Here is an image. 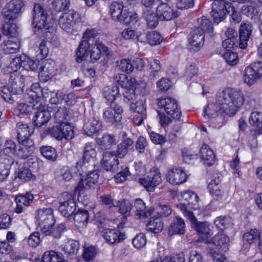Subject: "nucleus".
I'll return each mask as SVG.
<instances>
[{
	"instance_id": "f257e3e1",
	"label": "nucleus",
	"mask_w": 262,
	"mask_h": 262,
	"mask_svg": "<svg viewBox=\"0 0 262 262\" xmlns=\"http://www.w3.org/2000/svg\"><path fill=\"white\" fill-rule=\"evenodd\" d=\"M245 100L239 91L228 88L219 92L215 103L208 104L204 110V121L213 127H220L223 124V118L220 115L223 113L229 116L234 115Z\"/></svg>"
},
{
	"instance_id": "f03ea898",
	"label": "nucleus",
	"mask_w": 262,
	"mask_h": 262,
	"mask_svg": "<svg viewBox=\"0 0 262 262\" xmlns=\"http://www.w3.org/2000/svg\"><path fill=\"white\" fill-rule=\"evenodd\" d=\"M24 86V76L20 73H12L10 75L8 85L3 88L1 95L6 101L12 103L17 95L23 93Z\"/></svg>"
},
{
	"instance_id": "7ed1b4c3",
	"label": "nucleus",
	"mask_w": 262,
	"mask_h": 262,
	"mask_svg": "<svg viewBox=\"0 0 262 262\" xmlns=\"http://www.w3.org/2000/svg\"><path fill=\"white\" fill-rule=\"evenodd\" d=\"M98 32L94 29H87L83 34L82 39L77 49H108L100 40H94Z\"/></svg>"
},
{
	"instance_id": "20e7f679",
	"label": "nucleus",
	"mask_w": 262,
	"mask_h": 262,
	"mask_svg": "<svg viewBox=\"0 0 262 262\" xmlns=\"http://www.w3.org/2000/svg\"><path fill=\"white\" fill-rule=\"evenodd\" d=\"M233 10L231 3L224 0H214L212 4L211 16L214 23L219 24L225 19L227 13Z\"/></svg>"
},
{
	"instance_id": "39448f33",
	"label": "nucleus",
	"mask_w": 262,
	"mask_h": 262,
	"mask_svg": "<svg viewBox=\"0 0 262 262\" xmlns=\"http://www.w3.org/2000/svg\"><path fill=\"white\" fill-rule=\"evenodd\" d=\"M47 13L39 4H35L33 10L32 25L37 30H47L50 28L47 23Z\"/></svg>"
},
{
	"instance_id": "423d86ee",
	"label": "nucleus",
	"mask_w": 262,
	"mask_h": 262,
	"mask_svg": "<svg viewBox=\"0 0 262 262\" xmlns=\"http://www.w3.org/2000/svg\"><path fill=\"white\" fill-rule=\"evenodd\" d=\"M58 208L60 213L64 217H72L76 210V204L72 194L64 192L60 200Z\"/></svg>"
},
{
	"instance_id": "0eeeda50",
	"label": "nucleus",
	"mask_w": 262,
	"mask_h": 262,
	"mask_svg": "<svg viewBox=\"0 0 262 262\" xmlns=\"http://www.w3.org/2000/svg\"><path fill=\"white\" fill-rule=\"evenodd\" d=\"M158 105L163 109L167 115L175 119H179L181 115V112L178 108L176 99L170 98H162L158 100Z\"/></svg>"
},
{
	"instance_id": "6e6552de",
	"label": "nucleus",
	"mask_w": 262,
	"mask_h": 262,
	"mask_svg": "<svg viewBox=\"0 0 262 262\" xmlns=\"http://www.w3.org/2000/svg\"><path fill=\"white\" fill-rule=\"evenodd\" d=\"M139 182L148 191H153L155 187L162 182L161 174L159 169L152 168L144 178Z\"/></svg>"
},
{
	"instance_id": "1a4fd4ad",
	"label": "nucleus",
	"mask_w": 262,
	"mask_h": 262,
	"mask_svg": "<svg viewBox=\"0 0 262 262\" xmlns=\"http://www.w3.org/2000/svg\"><path fill=\"white\" fill-rule=\"evenodd\" d=\"M36 223L40 227L41 231L51 227L54 223L53 210L51 208H43L38 210L35 216Z\"/></svg>"
},
{
	"instance_id": "9d476101",
	"label": "nucleus",
	"mask_w": 262,
	"mask_h": 262,
	"mask_svg": "<svg viewBox=\"0 0 262 262\" xmlns=\"http://www.w3.org/2000/svg\"><path fill=\"white\" fill-rule=\"evenodd\" d=\"M79 18V14L73 10L63 13L59 17L58 24L63 30L70 32Z\"/></svg>"
},
{
	"instance_id": "9b49d317",
	"label": "nucleus",
	"mask_w": 262,
	"mask_h": 262,
	"mask_svg": "<svg viewBox=\"0 0 262 262\" xmlns=\"http://www.w3.org/2000/svg\"><path fill=\"white\" fill-rule=\"evenodd\" d=\"M262 76V63L260 61L252 63L245 70L244 81L249 85L253 84Z\"/></svg>"
},
{
	"instance_id": "f8f14e48",
	"label": "nucleus",
	"mask_w": 262,
	"mask_h": 262,
	"mask_svg": "<svg viewBox=\"0 0 262 262\" xmlns=\"http://www.w3.org/2000/svg\"><path fill=\"white\" fill-rule=\"evenodd\" d=\"M123 108L115 103H111L103 112V117L106 122L114 124L121 121Z\"/></svg>"
},
{
	"instance_id": "ddd939ff",
	"label": "nucleus",
	"mask_w": 262,
	"mask_h": 262,
	"mask_svg": "<svg viewBox=\"0 0 262 262\" xmlns=\"http://www.w3.org/2000/svg\"><path fill=\"white\" fill-rule=\"evenodd\" d=\"M56 72V63L54 61L50 59L42 61L38 74L40 80L47 82L55 75Z\"/></svg>"
},
{
	"instance_id": "4468645a",
	"label": "nucleus",
	"mask_w": 262,
	"mask_h": 262,
	"mask_svg": "<svg viewBox=\"0 0 262 262\" xmlns=\"http://www.w3.org/2000/svg\"><path fill=\"white\" fill-rule=\"evenodd\" d=\"M119 157L115 151H105L103 154V158L101 164L103 169L106 171L115 172L119 169Z\"/></svg>"
},
{
	"instance_id": "2eb2a0df",
	"label": "nucleus",
	"mask_w": 262,
	"mask_h": 262,
	"mask_svg": "<svg viewBox=\"0 0 262 262\" xmlns=\"http://www.w3.org/2000/svg\"><path fill=\"white\" fill-rule=\"evenodd\" d=\"M23 2L21 0H12L7 4L3 17L6 20H13L18 17L21 12Z\"/></svg>"
},
{
	"instance_id": "dca6fc26",
	"label": "nucleus",
	"mask_w": 262,
	"mask_h": 262,
	"mask_svg": "<svg viewBox=\"0 0 262 262\" xmlns=\"http://www.w3.org/2000/svg\"><path fill=\"white\" fill-rule=\"evenodd\" d=\"M99 177V171L97 170L88 173L84 179H81L75 188L76 191L79 192L85 189L94 188L98 182Z\"/></svg>"
},
{
	"instance_id": "f3484780",
	"label": "nucleus",
	"mask_w": 262,
	"mask_h": 262,
	"mask_svg": "<svg viewBox=\"0 0 262 262\" xmlns=\"http://www.w3.org/2000/svg\"><path fill=\"white\" fill-rule=\"evenodd\" d=\"M159 19L169 21L179 16L177 11L168 4H159L156 8Z\"/></svg>"
},
{
	"instance_id": "a211bd4d",
	"label": "nucleus",
	"mask_w": 262,
	"mask_h": 262,
	"mask_svg": "<svg viewBox=\"0 0 262 262\" xmlns=\"http://www.w3.org/2000/svg\"><path fill=\"white\" fill-rule=\"evenodd\" d=\"M127 134L124 131L119 133V137L121 142L117 146L116 154L120 158H123L129 151L133 149L134 141L130 138L126 137Z\"/></svg>"
},
{
	"instance_id": "6ab92c4d",
	"label": "nucleus",
	"mask_w": 262,
	"mask_h": 262,
	"mask_svg": "<svg viewBox=\"0 0 262 262\" xmlns=\"http://www.w3.org/2000/svg\"><path fill=\"white\" fill-rule=\"evenodd\" d=\"M166 179L167 181L171 184L179 185L186 182L187 176L183 169L175 167L167 172Z\"/></svg>"
},
{
	"instance_id": "aec40b11",
	"label": "nucleus",
	"mask_w": 262,
	"mask_h": 262,
	"mask_svg": "<svg viewBox=\"0 0 262 262\" xmlns=\"http://www.w3.org/2000/svg\"><path fill=\"white\" fill-rule=\"evenodd\" d=\"M192 227L199 234L198 242L207 243L208 238L211 235L210 229L207 222H198L194 217V221H190Z\"/></svg>"
},
{
	"instance_id": "412c9836",
	"label": "nucleus",
	"mask_w": 262,
	"mask_h": 262,
	"mask_svg": "<svg viewBox=\"0 0 262 262\" xmlns=\"http://www.w3.org/2000/svg\"><path fill=\"white\" fill-rule=\"evenodd\" d=\"M102 127V123L101 120L95 117H92L85 123L83 130L85 135L92 136L98 134Z\"/></svg>"
},
{
	"instance_id": "4be33fe9",
	"label": "nucleus",
	"mask_w": 262,
	"mask_h": 262,
	"mask_svg": "<svg viewBox=\"0 0 262 262\" xmlns=\"http://www.w3.org/2000/svg\"><path fill=\"white\" fill-rule=\"evenodd\" d=\"M33 113V123L37 127H41L46 124L51 118L50 112L44 107H40L38 110L35 108Z\"/></svg>"
},
{
	"instance_id": "5701e85b",
	"label": "nucleus",
	"mask_w": 262,
	"mask_h": 262,
	"mask_svg": "<svg viewBox=\"0 0 262 262\" xmlns=\"http://www.w3.org/2000/svg\"><path fill=\"white\" fill-rule=\"evenodd\" d=\"M102 236L110 244L119 243L125 239V234L115 229H105Z\"/></svg>"
},
{
	"instance_id": "b1692460",
	"label": "nucleus",
	"mask_w": 262,
	"mask_h": 262,
	"mask_svg": "<svg viewBox=\"0 0 262 262\" xmlns=\"http://www.w3.org/2000/svg\"><path fill=\"white\" fill-rule=\"evenodd\" d=\"M252 32V26L250 24H242L239 29V47L241 49H245L247 47L248 41Z\"/></svg>"
},
{
	"instance_id": "393cba45",
	"label": "nucleus",
	"mask_w": 262,
	"mask_h": 262,
	"mask_svg": "<svg viewBox=\"0 0 262 262\" xmlns=\"http://www.w3.org/2000/svg\"><path fill=\"white\" fill-rule=\"evenodd\" d=\"M133 208L135 210L136 216L140 219H146L150 216L153 212L151 209L146 210L145 203L140 199L135 200Z\"/></svg>"
},
{
	"instance_id": "a878e982",
	"label": "nucleus",
	"mask_w": 262,
	"mask_h": 262,
	"mask_svg": "<svg viewBox=\"0 0 262 262\" xmlns=\"http://www.w3.org/2000/svg\"><path fill=\"white\" fill-rule=\"evenodd\" d=\"M90 217L88 210L78 208L73 214L72 217L75 226L78 228H83L86 226Z\"/></svg>"
},
{
	"instance_id": "bb28decb",
	"label": "nucleus",
	"mask_w": 262,
	"mask_h": 262,
	"mask_svg": "<svg viewBox=\"0 0 262 262\" xmlns=\"http://www.w3.org/2000/svg\"><path fill=\"white\" fill-rule=\"evenodd\" d=\"M229 237L223 233H219L211 239V242H208L209 244H212L217 249L226 251L228 249L229 244Z\"/></svg>"
},
{
	"instance_id": "cd10ccee",
	"label": "nucleus",
	"mask_w": 262,
	"mask_h": 262,
	"mask_svg": "<svg viewBox=\"0 0 262 262\" xmlns=\"http://www.w3.org/2000/svg\"><path fill=\"white\" fill-rule=\"evenodd\" d=\"M185 231L184 221L179 216H176L170 224L168 232L172 235L174 234H183Z\"/></svg>"
},
{
	"instance_id": "c85d7f7f",
	"label": "nucleus",
	"mask_w": 262,
	"mask_h": 262,
	"mask_svg": "<svg viewBox=\"0 0 262 262\" xmlns=\"http://www.w3.org/2000/svg\"><path fill=\"white\" fill-rule=\"evenodd\" d=\"M200 154L204 164L211 166L215 163V155L213 151L207 144H203L200 149Z\"/></svg>"
},
{
	"instance_id": "c756f323",
	"label": "nucleus",
	"mask_w": 262,
	"mask_h": 262,
	"mask_svg": "<svg viewBox=\"0 0 262 262\" xmlns=\"http://www.w3.org/2000/svg\"><path fill=\"white\" fill-rule=\"evenodd\" d=\"M18 141L25 140L29 138L34 132V128L27 124L21 122L17 123L16 126Z\"/></svg>"
},
{
	"instance_id": "7c9ffc66",
	"label": "nucleus",
	"mask_w": 262,
	"mask_h": 262,
	"mask_svg": "<svg viewBox=\"0 0 262 262\" xmlns=\"http://www.w3.org/2000/svg\"><path fill=\"white\" fill-rule=\"evenodd\" d=\"M124 6L122 3L113 2L110 6V13L112 19L119 22L123 15Z\"/></svg>"
},
{
	"instance_id": "2f4dec72",
	"label": "nucleus",
	"mask_w": 262,
	"mask_h": 262,
	"mask_svg": "<svg viewBox=\"0 0 262 262\" xmlns=\"http://www.w3.org/2000/svg\"><path fill=\"white\" fill-rule=\"evenodd\" d=\"M66 229V226L64 224L61 223L55 226L54 224L51 227H48L46 230L42 231L41 232L45 235H50L54 238H60L62 232Z\"/></svg>"
},
{
	"instance_id": "473e14b6",
	"label": "nucleus",
	"mask_w": 262,
	"mask_h": 262,
	"mask_svg": "<svg viewBox=\"0 0 262 262\" xmlns=\"http://www.w3.org/2000/svg\"><path fill=\"white\" fill-rule=\"evenodd\" d=\"M143 17L146 21L148 27L149 28H155L159 23L158 19L159 18L157 13H155L154 10H144Z\"/></svg>"
},
{
	"instance_id": "72a5a7b5",
	"label": "nucleus",
	"mask_w": 262,
	"mask_h": 262,
	"mask_svg": "<svg viewBox=\"0 0 262 262\" xmlns=\"http://www.w3.org/2000/svg\"><path fill=\"white\" fill-rule=\"evenodd\" d=\"M200 30L195 29L192 33L189 39V44L193 47L201 48L204 43V33L200 32Z\"/></svg>"
},
{
	"instance_id": "f704fd0d",
	"label": "nucleus",
	"mask_w": 262,
	"mask_h": 262,
	"mask_svg": "<svg viewBox=\"0 0 262 262\" xmlns=\"http://www.w3.org/2000/svg\"><path fill=\"white\" fill-rule=\"evenodd\" d=\"M104 97L111 103H114V101L119 95V90L117 85H114L110 86H106L104 88L103 91Z\"/></svg>"
},
{
	"instance_id": "c9c22d12",
	"label": "nucleus",
	"mask_w": 262,
	"mask_h": 262,
	"mask_svg": "<svg viewBox=\"0 0 262 262\" xmlns=\"http://www.w3.org/2000/svg\"><path fill=\"white\" fill-rule=\"evenodd\" d=\"M163 227V223L160 218L151 217L146 225V230L157 233L162 230Z\"/></svg>"
},
{
	"instance_id": "e433bc0d",
	"label": "nucleus",
	"mask_w": 262,
	"mask_h": 262,
	"mask_svg": "<svg viewBox=\"0 0 262 262\" xmlns=\"http://www.w3.org/2000/svg\"><path fill=\"white\" fill-rule=\"evenodd\" d=\"M215 225L220 230L229 228L233 225L232 219L229 216H220L214 221Z\"/></svg>"
},
{
	"instance_id": "4c0bfd02",
	"label": "nucleus",
	"mask_w": 262,
	"mask_h": 262,
	"mask_svg": "<svg viewBox=\"0 0 262 262\" xmlns=\"http://www.w3.org/2000/svg\"><path fill=\"white\" fill-rule=\"evenodd\" d=\"M63 258L61 253L51 250L45 252L42 257V262H63Z\"/></svg>"
},
{
	"instance_id": "58836bf2",
	"label": "nucleus",
	"mask_w": 262,
	"mask_h": 262,
	"mask_svg": "<svg viewBox=\"0 0 262 262\" xmlns=\"http://www.w3.org/2000/svg\"><path fill=\"white\" fill-rule=\"evenodd\" d=\"M198 27L196 30H200V32L205 34L207 32H212L213 26L211 21L206 17L203 16L198 20Z\"/></svg>"
},
{
	"instance_id": "ea45409f",
	"label": "nucleus",
	"mask_w": 262,
	"mask_h": 262,
	"mask_svg": "<svg viewBox=\"0 0 262 262\" xmlns=\"http://www.w3.org/2000/svg\"><path fill=\"white\" fill-rule=\"evenodd\" d=\"M117 144L115 136L112 134H105L103 135L100 141V145L102 148L108 149L112 146Z\"/></svg>"
},
{
	"instance_id": "a19ab883",
	"label": "nucleus",
	"mask_w": 262,
	"mask_h": 262,
	"mask_svg": "<svg viewBox=\"0 0 262 262\" xmlns=\"http://www.w3.org/2000/svg\"><path fill=\"white\" fill-rule=\"evenodd\" d=\"M95 147L96 146L93 142H88L85 144L83 155L84 159L91 161L95 158L97 155Z\"/></svg>"
},
{
	"instance_id": "79ce46f5",
	"label": "nucleus",
	"mask_w": 262,
	"mask_h": 262,
	"mask_svg": "<svg viewBox=\"0 0 262 262\" xmlns=\"http://www.w3.org/2000/svg\"><path fill=\"white\" fill-rule=\"evenodd\" d=\"M79 248V244L78 241L70 239L64 245L62 249L68 254L74 255L77 253Z\"/></svg>"
},
{
	"instance_id": "37998d69",
	"label": "nucleus",
	"mask_w": 262,
	"mask_h": 262,
	"mask_svg": "<svg viewBox=\"0 0 262 262\" xmlns=\"http://www.w3.org/2000/svg\"><path fill=\"white\" fill-rule=\"evenodd\" d=\"M21 64V59L20 57L12 55L10 64L6 68V71L10 73V75L12 73L17 72Z\"/></svg>"
},
{
	"instance_id": "c03bdc74",
	"label": "nucleus",
	"mask_w": 262,
	"mask_h": 262,
	"mask_svg": "<svg viewBox=\"0 0 262 262\" xmlns=\"http://www.w3.org/2000/svg\"><path fill=\"white\" fill-rule=\"evenodd\" d=\"M61 128V140L64 138L67 140H71L74 137V131L71 125L69 123H62L60 124Z\"/></svg>"
},
{
	"instance_id": "a18cd8bd",
	"label": "nucleus",
	"mask_w": 262,
	"mask_h": 262,
	"mask_svg": "<svg viewBox=\"0 0 262 262\" xmlns=\"http://www.w3.org/2000/svg\"><path fill=\"white\" fill-rule=\"evenodd\" d=\"M138 17L136 13L126 12L124 10L121 20L119 21L124 25H134L138 21Z\"/></svg>"
},
{
	"instance_id": "49530a36",
	"label": "nucleus",
	"mask_w": 262,
	"mask_h": 262,
	"mask_svg": "<svg viewBox=\"0 0 262 262\" xmlns=\"http://www.w3.org/2000/svg\"><path fill=\"white\" fill-rule=\"evenodd\" d=\"M261 234L257 229H251L244 234L243 240L251 244L257 242L259 239Z\"/></svg>"
},
{
	"instance_id": "de8ad7c7",
	"label": "nucleus",
	"mask_w": 262,
	"mask_h": 262,
	"mask_svg": "<svg viewBox=\"0 0 262 262\" xmlns=\"http://www.w3.org/2000/svg\"><path fill=\"white\" fill-rule=\"evenodd\" d=\"M223 56L226 62L230 66L235 65L238 61L237 53L232 50H226V51L223 54Z\"/></svg>"
},
{
	"instance_id": "09e8293b",
	"label": "nucleus",
	"mask_w": 262,
	"mask_h": 262,
	"mask_svg": "<svg viewBox=\"0 0 262 262\" xmlns=\"http://www.w3.org/2000/svg\"><path fill=\"white\" fill-rule=\"evenodd\" d=\"M42 155L47 159L54 161L57 158V155L54 148L51 146H42L40 148Z\"/></svg>"
},
{
	"instance_id": "8fccbe9b",
	"label": "nucleus",
	"mask_w": 262,
	"mask_h": 262,
	"mask_svg": "<svg viewBox=\"0 0 262 262\" xmlns=\"http://www.w3.org/2000/svg\"><path fill=\"white\" fill-rule=\"evenodd\" d=\"M2 31L4 35L13 36L17 32V26L15 24L10 22H5L2 26Z\"/></svg>"
},
{
	"instance_id": "3c124183",
	"label": "nucleus",
	"mask_w": 262,
	"mask_h": 262,
	"mask_svg": "<svg viewBox=\"0 0 262 262\" xmlns=\"http://www.w3.org/2000/svg\"><path fill=\"white\" fill-rule=\"evenodd\" d=\"M146 40L151 46L159 45L162 41V37L160 33L156 31L148 33L146 35Z\"/></svg>"
},
{
	"instance_id": "603ef678",
	"label": "nucleus",
	"mask_w": 262,
	"mask_h": 262,
	"mask_svg": "<svg viewBox=\"0 0 262 262\" xmlns=\"http://www.w3.org/2000/svg\"><path fill=\"white\" fill-rule=\"evenodd\" d=\"M55 179L59 182L70 181L73 178L71 171L68 169H62L55 172Z\"/></svg>"
},
{
	"instance_id": "864d4df0",
	"label": "nucleus",
	"mask_w": 262,
	"mask_h": 262,
	"mask_svg": "<svg viewBox=\"0 0 262 262\" xmlns=\"http://www.w3.org/2000/svg\"><path fill=\"white\" fill-rule=\"evenodd\" d=\"M34 196L29 192H27L25 195H20L16 196L15 201L16 203L22 205L23 206L28 207L32 202Z\"/></svg>"
},
{
	"instance_id": "5fc2aeb1",
	"label": "nucleus",
	"mask_w": 262,
	"mask_h": 262,
	"mask_svg": "<svg viewBox=\"0 0 262 262\" xmlns=\"http://www.w3.org/2000/svg\"><path fill=\"white\" fill-rule=\"evenodd\" d=\"M242 12L248 17H253L258 14V7L255 4L245 5L242 8Z\"/></svg>"
},
{
	"instance_id": "6e6d98bb",
	"label": "nucleus",
	"mask_w": 262,
	"mask_h": 262,
	"mask_svg": "<svg viewBox=\"0 0 262 262\" xmlns=\"http://www.w3.org/2000/svg\"><path fill=\"white\" fill-rule=\"evenodd\" d=\"M161 67L162 65L158 59H155L150 63V69H151L149 74L150 79H155L159 77Z\"/></svg>"
},
{
	"instance_id": "4d7b16f0",
	"label": "nucleus",
	"mask_w": 262,
	"mask_h": 262,
	"mask_svg": "<svg viewBox=\"0 0 262 262\" xmlns=\"http://www.w3.org/2000/svg\"><path fill=\"white\" fill-rule=\"evenodd\" d=\"M60 132L61 128L59 124V125L54 126L51 128L45 130L41 135L42 137L50 135L57 140H61V135H60Z\"/></svg>"
},
{
	"instance_id": "13d9d810",
	"label": "nucleus",
	"mask_w": 262,
	"mask_h": 262,
	"mask_svg": "<svg viewBox=\"0 0 262 262\" xmlns=\"http://www.w3.org/2000/svg\"><path fill=\"white\" fill-rule=\"evenodd\" d=\"M4 154L8 155H13L16 151V145L12 140L9 139L6 140L4 147L3 148Z\"/></svg>"
},
{
	"instance_id": "bf43d9fd",
	"label": "nucleus",
	"mask_w": 262,
	"mask_h": 262,
	"mask_svg": "<svg viewBox=\"0 0 262 262\" xmlns=\"http://www.w3.org/2000/svg\"><path fill=\"white\" fill-rule=\"evenodd\" d=\"M130 81L133 83L132 86L135 89V91H136L142 95H146L149 93V88L145 82L141 81L137 84L134 85V83H136V79L132 78Z\"/></svg>"
},
{
	"instance_id": "052dcab7",
	"label": "nucleus",
	"mask_w": 262,
	"mask_h": 262,
	"mask_svg": "<svg viewBox=\"0 0 262 262\" xmlns=\"http://www.w3.org/2000/svg\"><path fill=\"white\" fill-rule=\"evenodd\" d=\"M249 122L252 125L258 127V129H262V113L252 112L249 118Z\"/></svg>"
},
{
	"instance_id": "680f3d73",
	"label": "nucleus",
	"mask_w": 262,
	"mask_h": 262,
	"mask_svg": "<svg viewBox=\"0 0 262 262\" xmlns=\"http://www.w3.org/2000/svg\"><path fill=\"white\" fill-rule=\"evenodd\" d=\"M14 160L10 155L2 154L0 156V166L10 169L11 166L14 164Z\"/></svg>"
},
{
	"instance_id": "e2e57ef3",
	"label": "nucleus",
	"mask_w": 262,
	"mask_h": 262,
	"mask_svg": "<svg viewBox=\"0 0 262 262\" xmlns=\"http://www.w3.org/2000/svg\"><path fill=\"white\" fill-rule=\"evenodd\" d=\"M35 105L32 106L25 103H21L17 105L15 111L18 112L20 114L29 115L30 113L34 111L35 108L33 107Z\"/></svg>"
},
{
	"instance_id": "0e129e2a",
	"label": "nucleus",
	"mask_w": 262,
	"mask_h": 262,
	"mask_svg": "<svg viewBox=\"0 0 262 262\" xmlns=\"http://www.w3.org/2000/svg\"><path fill=\"white\" fill-rule=\"evenodd\" d=\"M146 238L143 233L138 234L133 239V244L137 249L141 248L145 246Z\"/></svg>"
},
{
	"instance_id": "69168bd1",
	"label": "nucleus",
	"mask_w": 262,
	"mask_h": 262,
	"mask_svg": "<svg viewBox=\"0 0 262 262\" xmlns=\"http://www.w3.org/2000/svg\"><path fill=\"white\" fill-rule=\"evenodd\" d=\"M118 68L122 72L127 73L132 72L134 70V66L131 61L128 59L121 60L118 64Z\"/></svg>"
},
{
	"instance_id": "338daca9",
	"label": "nucleus",
	"mask_w": 262,
	"mask_h": 262,
	"mask_svg": "<svg viewBox=\"0 0 262 262\" xmlns=\"http://www.w3.org/2000/svg\"><path fill=\"white\" fill-rule=\"evenodd\" d=\"M116 206L119 208V211L122 214H126L129 212L132 208V204L126 200L117 201Z\"/></svg>"
},
{
	"instance_id": "774afa93",
	"label": "nucleus",
	"mask_w": 262,
	"mask_h": 262,
	"mask_svg": "<svg viewBox=\"0 0 262 262\" xmlns=\"http://www.w3.org/2000/svg\"><path fill=\"white\" fill-rule=\"evenodd\" d=\"M130 110L131 111L136 113L137 115H146V108L141 102H138L136 103L133 102H130Z\"/></svg>"
}]
</instances>
